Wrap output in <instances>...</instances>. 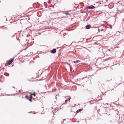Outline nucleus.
Segmentation results:
<instances>
[{"label":"nucleus","mask_w":124,"mask_h":124,"mask_svg":"<svg viewBox=\"0 0 124 124\" xmlns=\"http://www.w3.org/2000/svg\"><path fill=\"white\" fill-rule=\"evenodd\" d=\"M13 60L14 59L12 58L10 60L7 61L6 63L8 65H10L12 62H13Z\"/></svg>","instance_id":"obj_1"},{"label":"nucleus","mask_w":124,"mask_h":124,"mask_svg":"<svg viewBox=\"0 0 124 124\" xmlns=\"http://www.w3.org/2000/svg\"><path fill=\"white\" fill-rule=\"evenodd\" d=\"M56 50L55 49H54L52 50L51 51V52L53 54H54L56 52Z\"/></svg>","instance_id":"obj_2"},{"label":"nucleus","mask_w":124,"mask_h":124,"mask_svg":"<svg viewBox=\"0 0 124 124\" xmlns=\"http://www.w3.org/2000/svg\"><path fill=\"white\" fill-rule=\"evenodd\" d=\"M91 27V26L90 25H87L86 27V28L87 29H89Z\"/></svg>","instance_id":"obj_3"},{"label":"nucleus","mask_w":124,"mask_h":124,"mask_svg":"<svg viewBox=\"0 0 124 124\" xmlns=\"http://www.w3.org/2000/svg\"><path fill=\"white\" fill-rule=\"evenodd\" d=\"M68 97H68V99L66 100L65 101V103H67V101H69L70 100V99L71 98V97L69 96Z\"/></svg>","instance_id":"obj_4"},{"label":"nucleus","mask_w":124,"mask_h":124,"mask_svg":"<svg viewBox=\"0 0 124 124\" xmlns=\"http://www.w3.org/2000/svg\"><path fill=\"white\" fill-rule=\"evenodd\" d=\"M95 7L93 6L92 7H89L88 8V9H93L94 8H95Z\"/></svg>","instance_id":"obj_5"},{"label":"nucleus","mask_w":124,"mask_h":124,"mask_svg":"<svg viewBox=\"0 0 124 124\" xmlns=\"http://www.w3.org/2000/svg\"><path fill=\"white\" fill-rule=\"evenodd\" d=\"M80 62V61L78 60H77L76 61H74L73 62L75 63H78L79 62Z\"/></svg>","instance_id":"obj_6"},{"label":"nucleus","mask_w":124,"mask_h":124,"mask_svg":"<svg viewBox=\"0 0 124 124\" xmlns=\"http://www.w3.org/2000/svg\"><path fill=\"white\" fill-rule=\"evenodd\" d=\"M82 110L81 109H78L76 112L77 113L79 112L80 111Z\"/></svg>","instance_id":"obj_7"},{"label":"nucleus","mask_w":124,"mask_h":124,"mask_svg":"<svg viewBox=\"0 0 124 124\" xmlns=\"http://www.w3.org/2000/svg\"><path fill=\"white\" fill-rule=\"evenodd\" d=\"M65 14L67 15H69L70 14H69V12H66Z\"/></svg>","instance_id":"obj_8"},{"label":"nucleus","mask_w":124,"mask_h":124,"mask_svg":"<svg viewBox=\"0 0 124 124\" xmlns=\"http://www.w3.org/2000/svg\"><path fill=\"white\" fill-rule=\"evenodd\" d=\"M31 95L32 96V95H34V96H36V94L35 93H34L33 94H32V93L31 94Z\"/></svg>","instance_id":"obj_9"},{"label":"nucleus","mask_w":124,"mask_h":124,"mask_svg":"<svg viewBox=\"0 0 124 124\" xmlns=\"http://www.w3.org/2000/svg\"><path fill=\"white\" fill-rule=\"evenodd\" d=\"M69 96H68V97H66V96H65V99H67V100H68V97H68Z\"/></svg>","instance_id":"obj_10"},{"label":"nucleus","mask_w":124,"mask_h":124,"mask_svg":"<svg viewBox=\"0 0 124 124\" xmlns=\"http://www.w3.org/2000/svg\"><path fill=\"white\" fill-rule=\"evenodd\" d=\"M25 97L26 99H28V97H29L28 96V95H26V96Z\"/></svg>","instance_id":"obj_11"},{"label":"nucleus","mask_w":124,"mask_h":124,"mask_svg":"<svg viewBox=\"0 0 124 124\" xmlns=\"http://www.w3.org/2000/svg\"><path fill=\"white\" fill-rule=\"evenodd\" d=\"M29 100L30 101H32V100L31 99H29Z\"/></svg>","instance_id":"obj_12"},{"label":"nucleus","mask_w":124,"mask_h":124,"mask_svg":"<svg viewBox=\"0 0 124 124\" xmlns=\"http://www.w3.org/2000/svg\"><path fill=\"white\" fill-rule=\"evenodd\" d=\"M30 98H31H31H32V96H31V97Z\"/></svg>","instance_id":"obj_13"},{"label":"nucleus","mask_w":124,"mask_h":124,"mask_svg":"<svg viewBox=\"0 0 124 124\" xmlns=\"http://www.w3.org/2000/svg\"><path fill=\"white\" fill-rule=\"evenodd\" d=\"M107 80H108V81H110V80H108V79H107Z\"/></svg>","instance_id":"obj_14"},{"label":"nucleus","mask_w":124,"mask_h":124,"mask_svg":"<svg viewBox=\"0 0 124 124\" xmlns=\"http://www.w3.org/2000/svg\"><path fill=\"white\" fill-rule=\"evenodd\" d=\"M100 110V109H99V110Z\"/></svg>","instance_id":"obj_15"}]
</instances>
